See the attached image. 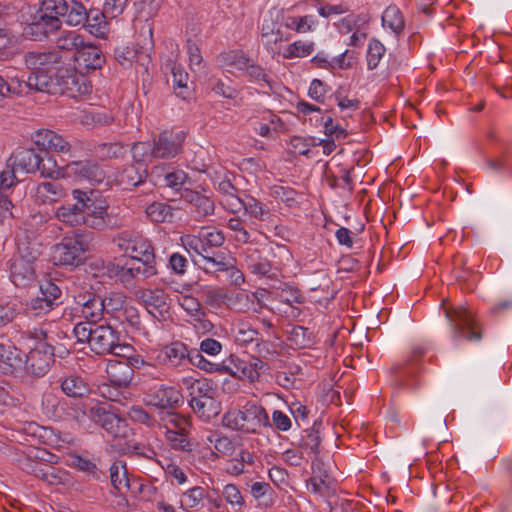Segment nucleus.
I'll list each match as a JSON object with an SVG mask.
<instances>
[{"instance_id": "obj_1", "label": "nucleus", "mask_w": 512, "mask_h": 512, "mask_svg": "<svg viewBox=\"0 0 512 512\" xmlns=\"http://www.w3.org/2000/svg\"><path fill=\"white\" fill-rule=\"evenodd\" d=\"M73 333L80 343H87L92 352L97 355H122L130 349L121 344L120 332L108 323H77Z\"/></svg>"}, {"instance_id": "obj_2", "label": "nucleus", "mask_w": 512, "mask_h": 512, "mask_svg": "<svg viewBox=\"0 0 512 512\" xmlns=\"http://www.w3.org/2000/svg\"><path fill=\"white\" fill-rule=\"evenodd\" d=\"M8 160L17 172L28 174L38 171L45 178H57L60 175L56 160L47 152L18 148Z\"/></svg>"}, {"instance_id": "obj_3", "label": "nucleus", "mask_w": 512, "mask_h": 512, "mask_svg": "<svg viewBox=\"0 0 512 512\" xmlns=\"http://www.w3.org/2000/svg\"><path fill=\"white\" fill-rule=\"evenodd\" d=\"M183 386L189 393V405L201 417L209 419L218 413L216 403L217 387L213 381L206 378L194 379L186 377L182 379Z\"/></svg>"}, {"instance_id": "obj_4", "label": "nucleus", "mask_w": 512, "mask_h": 512, "mask_svg": "<svg viewBox=\"0 0 512 512\" xmlns=\"http://www.w3.org/2000/svg\"><path fill=\"white\" fill-rule=\"evenodd\" d=\"M222 424L231 430L245 433H257L261 427H271L265 408L252 403L246 404L242 410L226 412Z\"/></svg>"}, {"instance_id": "obj_5", "label": "nucleus", "mask_w": 512, "mask_h": 512, "mask_svg": "<svg viewBox=\"0 0 512 512\" xmlns=\"http://www.w3.org/2000/svg\"><path fill=\"white\" fill-rule=\"evenodd\" d=\"M88 200L85 206L83 225L94 230H113L121 226V220L109 211V204L99 192L86 190Z\"/></svg>"}, {"instance_id": "obj_6", "label": "nucleus", "mask_w": 512, "mask_h": 512, "mask_svg": "<svg viewBox=\"0 0 512 512\" xmlns=\"http://www.w3.org/2000/svg\"><path fill=\"white\" fill-rule=\"evenodd\" d=\"M33 337L37 340L34 348L26 355L25 370L36 377L44 376L54 363V347L47 342L48 334L40 329L35 330Z\"/></svg>"}, {"instance_id": "obj_7", "label": "nucleus", "mask_w": 512, "mask_h": 512, "mask_svg": "<svg viewBox=\"0 0 512 512\" xmlns=\"http://www.w3.org/2000/svg\"><path fill=\"white\" fill-rule=\"evenodd\" d=\"M445 316L449 321L452 338L467 341H480L481 331L472 313L462 306L445 309Z\"/></svg>"}, {"instance_id": "obj_8", "label": "nucleus", "mask_w": 512, "mask_h": 512, "mask_svg": "<svg viewBox=\"0 0 512 512\" xmlns=\"http://www.w3.org/2000/svg\"><path fill=\"white\" fill-rule=\"evenodd\" d=\"M65 404L66 416L75 421L83 429L89 430L97 425L104 406L97 400L86 397Z\"/></svg>"}, {"instance_id": "obj_9", "label": "nucleus", "mask_w": 512, "mask_h": 512, "mask_svg": "<svg viewBox=\"0 0 512 512\" xmlns=\"http://www.w3.org/2000/svg\"><path fill=\"white\" fill-rule=\"evenodd\" d=\"M87 249L84 235L76 233L72 237H65L55 246L54 257L60 265L76 267L84 261Z\"/></svg>"}, {"instance_id": "obj_10", "label": "nucleus", "mask_w": 512, "mask_h": 512, "mask_svg": "<svg viewBox=\"0 0 512 512\" xmlns=\"http://www.w3.org/2000/svg\"><path fill=\"white\" fill-rule=\"evenodd\" d=\"M57 94H66L77 98L91 92L92 86L87 78L75 69L63 67L57 69Z\"/></svg>"}, {"instance_id": "obj_11", "label": "nucleus", "mask_w": 512, "mask_h": 512, "mask_svg": "<svg viewBox=\"0 0 512 512\" xmlns=\"http://www.w3.org/2000/svg\"><path fill=\"white\" fill-rule=\"evenodd\" d=\"M77 310L86 320L83 323H98L102 317L104 310L110 305L112 299L102 298L94 291L81 292L74 296Z\"/></svg>"}, {"instance_id": "obj_12", "label": "nucleus", "mask_w": 512, "mask_h": 512, "mask_svg": "<svg viewBox=\"0 0 512 512\" xmlns=\"http://www.w3.org/2000/svg\"><path fill=\"white\" fill-rule=\"evenodd\" d=\"M71 195L74 203H65L58 207L56 217L70 226L83 225L85 206H87L88 200L86 190L74 189Z\"/></svg>"}, {"instance_id": "obj_13", "label": "nucleus", "mask_w": 512, "mask_h": 512, "mask_svg": "<svg viewBox=\"0 0 512 512\" xmlns=\"http://www.w3.org/2000/svg\"><path fill=\"white\" fill-rule=\"evenodd\" d=\"M144 403L160 410L173 409L182 401L180 391L164 384L148 388L144 393Z\"/></svg>"}, {"instance_id": "obj_14", "label": "nucleus", "mask_w": 512, "mask_h": 512, "mask_svg": "<svg viewBox=\"0 0 512 512\" xmlns=\"http://www.w3.org/2000/svg\"><path fill=\"white\" fill-rule=\"evenodd\" d=\"M186 133L182 130L163 131L153 139L156 159H170L181 153Z\"/></svg>"}, {"instance_id": "obj_15", "label": "nucleus", "mask_w": 512, "mask_h": 512, "mask_svg": "<svg viewBox=\"0 0 512 512\" xmlns=\"http://www.w3.org/2000/svg\"><path fill=\"white\" fill-rule=\"evenodd\" d=\"M68 175H73L79 180H85L92 184H100L105 179V172L93 160L73 161L66 165Z\"/></svg>"}, {"instance_id": "obj_16", "label": "nucleus", "mask_w": 512, "mask_h": 512, "mask_svg": "<svg viewBox=\"0 0 512 512\" xmlns=\"http://www.w3.org/2000/svg\"><path fill=\"white\" fill-rule=\"evenodd\" d=\"M60 26L61 21L55 14L39 9L28 29L34 40H41L58 30Z\"/></svg>"}, {"instance_id": "obj_17", "label": "nucleus", "mask_w": 512, "mask_h": 512, "mask_svg": "<svg viewBox=\"0 0 512 512\" xmlns=\"http://www.w3.org/2000/svg\"><path fill=\"white\" fill-rule=\"evenodd\" d=\"M60 59V55L55 51L34 50L24 55L25 66L32 72L51 71Z\"/></svg>"}, {"instance_id": "obj_18", "label": "nucleus", "mask_w": 512, "mask_h": 512, "mask_svg": "<svg viewBox=\"0 0 512 512\" xmlns=\"http://www.w3.org/2000/svg\"><path fill=\"white\" fill-rule=\"evenodd\" d=\"M184 202L191 205V213L196 220H202L214 213V202L207 196L190 189H185L181 193Z\"/></svg>"}, {"instance_id": "obj_19", "label": "nucleus", "mask_w": 512, "mask_h": 512, "mask_svg": "<svg viewBox=\"0 0 512 512\" xmlns=\"http://www.w3.org/2000/svg\"><path fill=\"white\" fill-rule=\"evenodd\" d=\"M109 381L117 387L127 388L133 378L134 370L128 359L109 360L106 366Z\"/></svg>"}, {"instance_id": "obj_20", "label": "nucleus", "mask_w": 512, "mask_h": 512, "mask_svg": "<svg viewBox=\"0 0 512 512\" xmlns=\"http://www.w3.org/2000/svg\"><path fill=\"white\" fill-rule=\"evenodd\" d=\"M73 59L76 64L86 70H96L105 64V56L97 46L85 42L81 49L74 53Z\"/></svg>"}, {"instance_id": "obj_21", "label": "nucleus", "mask_w": 512, "mask_h": 512, "mask_svg": "<svg viewBox=\"0 0 512 512\" xmlns=\"http://www.w3.org/2000/svg\"><path fill=\"white\" fill-rule=\"evenodd\" d=\"M97 425L101 426L115 439H127L132 435V429L129 427L126 420L118 417L116 414L107 410L105 407Z\"/></svg>"}, {"instance_id": "obj_22", "label": "nucleus", "mask_w": 512, "mask_h": 512, "mask_svg": "<svg viewBox=\"0 0 512 512\" xmlns=\"http://www.w3.org/2000/svg\"><path fill=\"white\" fill-rule=\"evenodd\" d=\"M97 425L101 426L115 439H127L132 435V429L129 427L126 420L118 417L116 414L107 410L105 407Z\"/></svg>"}, {"instance_id": "obj_23", "label": "nucleus", "mask_w": 512, "mask_h": 512, "mask_svg": "<svg viewBox=\"0 0 512 512\" xmlns=\"http://www.w3.org/2000/svg\"><path fill=\"white\" fill-rule=\"evenodd\" d=\"M10 278L17 287L29 286L36 278L34 263L22 258H12L10 262Z\"/></svg>"}, {"instance_id": "obj_24", "label": "nucleus", "mask_w": 512, "mask_h": 512, "mask_svg": "<svg viewBox=\"0 0 512 512\" xmlns=\"http://www.w3.org/2000/svg\"><path fill=\"white\" fill-rule=\"evenodd\" d=\"M61 391L69 398L82 400L89 396L91 389L88 382L80 375L69 374L59 380Z\"/></svg>"}, {"instance_id": "obj_25", "label": "nucleus", "mask_w": 512, "mask_h": 512, "mask_svg": "<svg viewBox=\"0 0 512 512\" xmlns=\"http://www.w3.org/2000/svg\"><path fill=\"white\" fill-rule=\"evenodd\" d=\"M136 297L153 315L155 311L162 314L167 309V295L161 289H142L136 293Z\"/></svg>"}, {"instance_id": "obj_26", "label": "nucleus", "mask_w": 512, "mask_h": 512, "mask_svg": "<svg viewBox=\"0 0 512 512\" xmlns=\"http://www.w3.org/2000/svg\"><path fill=\"white\" fill-rule=\"evenodd\" d=\"M312 476L308 479L307 485L313 493L322 494L331 488V480L324 463L319 457H314L311 464Z\"/></svg>"}, {"instance_id": "obj_27", "label": "nucleus", "mask_w": 512, "mask_h": 512, "mask_svg": "<svg viewBox=\"0 0 512 512\" xmlns=\"http://www.w3.org/2000/svg\"><path fill=\"white\" fill-rule=\"evenodd\" d=\"M119 247L124 249L126 252H130L134 255L131 258L142 259L147 262L148 260H155L154 249L150 242L142 238L141 236H135L124 240V243H119Z\"/></svg>"}, {"instance_id": "obj_28", "label": "nucleus", "mask_w": 512, "mask_h": 512, "mask_svg": "<svg viewBox=\"0 0 512 512\" xmlns=\"http://www.w3.org/2000/svg\"><path fill=\"white\" fill-rule=\"evenodd\" d=\"M50 72L51 71L31 72L27 77L30 90L57 95V72L54 76H52Z\"/></svg>"}, {"instance_id": "obj_29", "label": "nucleus", "mask_w": 512, "mask_h": 512, "mask_svg": "<svg viewBox=\"0 0 512 512\" xmlns=\"http://www.w3.org/2000/svg\"><path fill=\"white\" fill-rule=\"evenodd\" d=\"M190 351L184 343L180 341L172 342L162 350L163 361L173 367L183 365L189 362Z\"/></svg>"}, {"instance_id": "obj_30", "label": "nucleus", "mask_w": 512, "mask_h": 512, "mask_svg": "<svg viewBox=\"0 0 512 512\" xmlns=\"http://www.w3.org/2000/svg\"><path fill=\"white\" fill-rule=\"evenodd\" d=\"M147 176L145 167L140 165H128L124 167L116 177L117 183L125 189L138 186Z\"/></svg>"}, {"instance_id": "obj_31", "label": "nucleus", "mask_w": 512, "mask_h": 512, "mask_svg": "<svg viewBox=\"0 0 512 512\" xmlns=\"http://www.w3.org/2000/svg\"><path fill=\"white\" fill-rule=\"evenodd\" d=\"M107 17L109 15L106 14L105 7L103 11L91 9L87 11V20H85L84 27H87L89 32L96 37L104 38L109 32Z\"/></svg>"}, {"instance_id": "obj_32", "label": "nucleus", "mask_w": 512, "mask_h": 512, "mask_svg": "<svg viewBox=\"0 0 512 512\" xmlns=\"http://www.w3.org/2000/svg\"><path fill=\"white\" fill-rule=\"evenodd\" d=\"M244 215L251 219L252 224H254L255 221H269L272 216L269 208L265 204L250 195H246Z\"/></svg>"}, {"instance_id": "obj_33", "label": "nucleus", "mask_w": 512, "mask_h": 512, "mask_svg": "<svg viewBox=\"0 0 512 512\" xmlns=\"http://www.w3.org/2000/svg\"><path fill=\"white\" fill-rule=\"evenodd\" d=\"M248 270L255 275L272 277V264L263 258L258 250H252L245 258Z\"/></svg>"}, {"instance_id": "obj_34", "label": "nucleus", "mask_w": 512, "mask_h": 512, "mask_svg": "<svg viewBox=\"0 0 512 512\" xmlns=\"http://www.w3.org/2000/svg\"><path fill=\"white\" fill-rule=\"evenodd\" d=\"M233 260L227 252L217 250L215 254L208 257L207 260H203V263L199 264V267L207 274H216L217 272H223L227 269V265Z\"/></svg>"}, {"instance_id": "obj_35", "label": "nucleus", "mask_w": 512, "mask_h": 512, "mask_svg": "<svg viewBox=\"0 0 512 512\" xmlns=\"http://www.w3.org/2000/svg\"><path fill=\"white\" fill-rule=\"evenodd\" d=\"M218 62L226 68L228 72L236 71H244L249 62V58H247L240 51H229L224 52L218 55Z\"/></svg>"}, {"instance_id": "obj_36", "label": "nucleus", "mask_w": 512, "mask_h": 512, "mask_svg": "<svg viewBox=\"0 0 512 512\" xmlns=\"http://www.w3.org/2000/svg\"><path fill=\"white\" fill-rule=\"evenodd\" d=\"M56 16L58 18L59 16L66 17V23L70 26H84L85 20H87V10L82 3L69 0L66 11L63 14H56Z\"/></svg>"}, {"instance_id": "obj_37", "label": "nucleus", "mask_w": 512, "mask_h": 512, "mask_svg": "<svg viewBox=\"0 0 512 512\" xmlns=\"http://www.w3.org/2000/svg\"><path fill=\"white\" fill-rule=\"evenodd\" d=\"M131 153L135 163L142 167L156 159L153 142H136L131 147Z\"/></svg>"}, {"instance_id": "obj_38", "label": "nucleus", "mask_w": 512, "mask_h": 512, "mask_svg": "<svg viewBox=\"0 0 512 512\" xmlns=\"http://www.w3.org/2000/svg\"><path fill=\"white\" fill-rule=\"evenodd\" d=\"M36 194L43 203H52L62 198L65 190L58 182H43L37 186Z\"/></svg>"}, {"instance_id": "obj_39", "label": "nucleus", "mask_w": 512, "mask_h": 512, "mask_svg": "<svg viewBox=\"0 0 512 512\" xmlns=\"http://www.w3.org/2000/svg\"><path fill=\"white\" fill-rule=\"evenodd\" d=\"M110 479L113 488L122 493L124 490L129 489V479L127 477L126 463L123 461H116L110 467Z\"/></svg>"}, {"instance_id": "obj_40", "label": "nucleus", "mask_w": 512, "mask_h": 512, "mask_svg": "<svg viewBox=\"0 0 512 512\" xmlns=\"http://www.w3.org/2000/svg\"><path fill=\"white\" fill-rule=\"evenodd\" d=\"M128 262L135 280H144L157 274L154 260H148L145 262L140 258H131Z\"/></svg>"}, {"instance_id": "obj_41", "label": "nucleus", "mask_w": 512, "mask_h": 512, "mask_svg": "<svg viewBox=\"0 0 512 512\" xmlns=\"http://www.w3.org/2000/svg\"><path fill=\"white\" fill-rule=\"evenodd\" d=\"M321 424L314 423L313 427L309 430H305V435L302 436L300 441V447L306 450L309 454H313L314 457H318L319 446L321 438L319 435V427Z\"/></svg>"}, {"instance_id": "obj_42", "label": "nucleus", "mask_w": 512, "mask_h": 512, "mask_svg": "<svg viewBox=\"0 0 512 512\" xmlns=\"http://www.w3.org/2000/svg\"><path fill=\"white\" fill-rule=\"evenodd\" d=\"M189 363L209 373H228L230 371V369L225 365L212 363L211 361L207 360L204 358L201 352L196 349L190 351Z\"/></svg>"}, {"instance_id": "obj_43", "label": "nucleus", "mask_w": 512, "mask_h": 512, "mask_svg": "<svg viewBox=\"0 0 512 512\" xmlns=\"http://www.w3.org/2000/svg\"><path fill=\"white\" fill-rule=\"evenodd\" d=\"M146 214L153 222H170L173 218V208L163 202H153L147 206Z\"/></svg>"}, {"instance_id": "obj_44", "label": "nucleus", "mask_w": 512, "mask_h": 512, "mask_svg": "<svg viewBox=\"0 0 512 512\" xmlns=\"http://www.w3.org/2000/svg\"><path fill=\"white\" fill-rule=\"evenodd\" d=\"M383 26L390 28L395 33H400L404 29V20L397 6H388L382 14Z\"/></svg>"}, {"instance_id": "obj_45", "label": "nucleus", "mask_w": 512, "mask_h": 512, "mask_svg": "<svg viewBox=\"0 0 512 512\" xmlns=\"http://www.w3.org/2000/svg\"><path fill=\"white\" fill-rule=\"evenodd\" d=\"M86 41L76 31L62 33L57 39V47L61 50L78 52Z\"/></svg>"}, {"instance_id": "obj_46", "label": "nucleus", "mask_w": 512, "mask_h": 512, "mask_svg": "<svg viewBox=\"0 0 512 512\" xmlns=\"http://www.w3.org/2000/svg\"><path fill=\"white\" fill-rule=\"evenodd\" d=\"M235 301L243 311L259 313L262 310V303L256 292L240 291L235 295Z\"/></svg>"}, {"instance_id": "obj_47", "label": "nucleus", "mask_w": 512, "mask_h": 512, "mask_svg": "<svg viewBox=\"0 0 512 512\" xmlns=\"http://www.w3.org/2000/svg\"><path fill=\"white\" fill-rule=\"evenodd\" d=\"M286 28L296 31L297 33H307L316 25V20L312 15L301 17L287 16L284 19Z\"/></svg>"}, {"instance_id": "obj_48", "label": "nucleus", "mask_w": 512, "mask_h": 512, "mask_svg": "<svg viewBox=\"0 0 512 512\" xmlns=\"http://www.w3.org/2000/svg\"><path fill=\"white\" fill-rule=\"evenodd\" d=\"M4 364L9 369H16L22 364L21 351L13 346L2 344L0 349V365Z\"/></svg>"}, {"instance_id": "obj_49", "label": "nucleus", "mask_w": 512, "mask_h": 512, "mask_svg": "<svg viewBox=\"0 0 512 512\" xmlns=\"http://www.w3.org/2000/svg\"><path fill=\"white\" fill-rule=\"evenodd\" d=\"M314 50L313 42L295 41L283 52V57L286 59L302 58L309 56Z\"/></svg>"}, {"instance_id": "obj_50", "label": "nucleus", "mask_w": 512, "mask_h": 512, "mask_svg": "<svg viewBox=\"0 0 512 512\" xmlns=\"http://www.w3.org/2000/svg\"><path fill=\"white\" fill-rule=\"evenodd\" d=\"M166 439L175 450L191 451V443L184 433V430L167 429L165 433Z\"/></svg>"}, {"instance_id": "obj_51", "label": "nucleus", "mask_w": 512, "mask_h": 512, "mask_svg": "<svg viewBox=\"0 0 512 512\" xmlns=\"http://www.w3.org/2000/svg\"><path fill=\"white\" fill-rule=\"evenodd\" d=\"M267 364L259 357L251 356L249 362L242 368L243 376L253 383L259 380L260 372L266 370Z\"/></svg>"}, {"instance_id": "obj_52", "label": "nucleus", "mask_w": 512, "mask_h": 512, "mask_svg": "<svg viewBox=\"0 0 512 512\" xmlns=\"http://www.w3.org/2000/svg\"><path fill=\"white\" fill-rule=\"evenodd\" d=\"M199 233L202 244L208 247L219 248L225 242V237L222 231L217 230L214 227H203Z\"/></svg>"}, {"instance_id": "obj_53", "label": "nucleus", "mask_w": 512, "mask_h": 512, "mask_svg": "<svg viewBox=\"0 0 512 512\" xmlns=\"http://www.w3.org/2000/svg\"><path fill=\"white\" fill-rule=\"evenodd\" d=\"M205 498V490L200 486L185 491L182 495L181 505L184 508H198Z\"/></svg>"}, {"instance_id": "obj_54", "label": "nucleus", "mask_w": 512, "mask_h": 512, "mask_svg": "<svg viewBox=\"0 0 512 512\" xmlns=\"http://www.w3.org/2000/svg\"><path fill=\"white\" fill-rule=\"evenodd\" d=\"M385 53L384 45L377 39H372L368 45L367 66L368 69H375Z\"/></svg>"}, {"instance_id": "obj_55", "label": "nucleus", "mask_w": 512, "mask_h": 512, "mask_svg": "<svg viewBox=\"0 0 512 512\" xmlns=\"http://www.w3.org/2000/svg\"><path fill=\"white\" fill-rule=\"evenodd\" d=\"M5 91L7 92V97L11 95H22L28 93L30 87L28 86L27 79L25 80L17 76H7L5 79Z\"/></svg>"}, {"instance_id": "obj_56", "label": "nucleus", "mask_w": 512, "mask_h": 512, "mask_svg": "<svg viewBox=\"0 0 512 512\" xmlns=\"http://www.w3.org/2000/svg\"><path fill=\"white\" fill-rule=\"evenodd\" d=\"M54 307L55 306L52 305V302L42 295L31 299V301L27 303V311L35 316L46 314Z\"/></svg>"}, {"instance_id": "obj_57", "label": "nucleus", "mask_w": 512, "mask_h": 512, "mask_svg": "<svg viewBox=\"0 0 512 512\" xmlns=\"http://www.w3.org/2000/svg\"><path fill=\"white\" fill-rule=\"evenodd\" d=\"M207 441L214 445V448L223 455H232L234 452L233 442L226 436H219L214 433L207 437Z\"/></svg>"}, {"instance_id": "obj_58", "label": "nucleus", "mask_w": 512, "mask_h": 512, "mask_svg": "<svg viewBox=\"0 0 512 512\" xmlns=\"http://www.w3.org/2000/svg\"><path fill=\"white\" fill-rule=\"evenodd\" d=\"M179 304L192 317H203L205 315L201 303L193 296H182L179 299Z\"/></svg>"}, {"instance_id": "obj_59", "label": "nucleus", "mask_w": 512, "mask_h": 512, "mask_svg": "<svg viewBox=\"0 0 512 512\" xmlns=\"http://www.w3.org/2000/svg\"><path fill=\"white\" fill-rule=\"evenodd\" d=\"M297 192L290 188L281 185H274L271 187V196L286 203L288 206H293L296 203Z\"/></svg>"}, {"instance_id": "obj_60", "label": "nucleus", "mask_w": 512, "mask_h": 512, "mask_svg": "<svg viewBox=\"0 0 512 512\" xmlns=\"http://www.w3.org/2000/svg\"><path fill=\"white\" fill-rule=\"evenodd\" d=\"M40 293L47 300H50L52 302V305L58 306L60 304L62 290L52 281H44L40 285Z\"/></svg>"}, {"instance_id": "obj_61", "label": "nucleus", "mask_w": 512, "mask_h": 512, "mask_svg": "<svg viewBox=\"0 0 512 512\" xmlns=\"http://www.w3.org/2000/svg\"><path fill=\"white\" fill-rule=\"evenodd\" d=\"M17 255L13 258H22L28 262H35L40 255V251L35 244H31L25 241H19Z\"/></svg>"}, {"instance_id": "obj_62", "label": "nucleus", "mask_w": 512, "mask_h": 512, "mask_svg": "<svg viewBox=\"0 0 512 512\" xmlns=\"http://www.w3.org/2000/svg\"><path fill=\"white\" fill-rule=\"evenodd\" d=\"M33 473L46 481L49 485H56L61 483V477L58 476L56 468L50 465H44L43 467H37L32 470Z\"/></svg>"}, {"instance_id": "obj_63", "label": "nucleus", "mask_w": 512, "mask_h": 512, "mask_svg": "<svg viewBox=\"0 0 512 512\" xmlns=\"http://www.w3.org/2000/svg\"><path fill=\"white\" fill-rule=\"evenodd\" d=\"M17 173L7 160L5 168L0 171V189H9L14 186L19 181Z\"/></svg>"}, {"instance_id": "obj_64", "label": "nucleus", "mask_w": 512, "mask_h": 512, "mask_svg": "<svg viewBox=\"0 0 512 512\" xmlns=\"http://www.w3.org/2000/svg\"><path fill=\"white\" fill-rule=\"evenodd\" d=\"M188 179V175L183 170L169 171L164 176L165 185L174 190H179Z\"/></svg>"}]
</instances>
